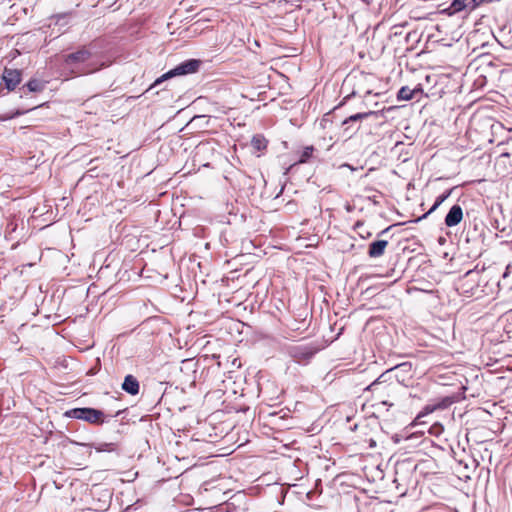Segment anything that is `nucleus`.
I'll return each mask as SVG.
<instances>
[{
	"instance_id": "nucleus-3",
	"label": "nucleus",
	"mask_w": 512,
	"mask_h": 512,
	"mask_svg": "<svg viewBox=\"0 0 512 512\" xmlns=\"http://www.w3.org/2000/svg\"><path fill=\"white\" fill-rule=\"evenodd\" d=\"M64 416L83 420L94 425H100L104 422V413L89 407L70 409L64 413Z\"/></svg>"
},
{
	"instance_id": "nucleus-32",
	"label": "nucleus",
	"mask_w": 512,
	"mask_h": 512,
	"mask_svg": "<svg viewBox=\"0 0 512 512\" xmlns=\"http://www.w3.org/2000/svg\"><path fill=\"white\" fill-rule=\"evenodd\" d=\"M445 224L448 225V214L445 216Z\"/></svg>"
},
{
	"instance_id": "nucleus-29",
	"label": "nucleus",
	"mask_w": 512,
	"mask_h": 512,
	"mask_svg": "<svg viewBox=\"0 0 512 512\" xmlns=\"http://www.w3.org/2000/svg\"><path fill=\"white\" fill-rule=\"evenodd\" d=\"M456 70L459 71L457 68H456ZM458 74H459L458 75L459 80H455L457 82V84L460 83L461 77L464 75L463 73L461 74L460 72H458Z\"/></svg>"
},
{
	"instance_id": "nucleus-34",
	"label": "nucleus",
	"mask_w": 512,
	"mask_h": 512,
	"mask_svg": "<svg viewBox=\"0 0 512 512\" xmlns=\"http://www.w3.org/2000/svg\"><path fill=\"white\" fill-rule=\"evenodd\" d=\"M450 512H458V511H457L456 509H455V510H453V511L450 509Z\"/></svg>"
},
{
	"instance_id": "nucleus-24",
	"label": "nucleus",
	"mask_w": 512,
	"mask_h": 512,
	"mask_svg": "<svg viewBox=\"0 0 512 512\" xmlns=\"http://www.w3.org/2000/svg\"><path fill=\"white\" fill-rule=\"evenodd\" d=\"M99 451L104 452H114L116 450V445L113 443H104L98 448Z\"/></svg>"
},
{
	"instance_id": "nucleus-6",
	"label": "nucleus",
	"mask_w": 512,
	"mask_h": 512,
	"mask_svg": "<svg viewBox=\"0 0 512 512\" xmlns=\"http://www.w3.org/2000/svg\"><path fill=\"white\" fill-rule=\"evenodd\" d=\"M467 379L456 371L450 372V403L464 398Z\"/></svg>"
},
{
	"instance_id": "nucleus-17",
	"label": "nucleus",
	"mask_w": 512,
	"mask_h": 512,
	"mask_svg": "<svg viewBox=\"0 0 512 512\" xmlns=\"http://www.w3.org/2000/svg\"><path fill=\"white\" fill-rule=\"evenodd\" d=\"M18 228V222L15 216H12L7 219L6 228L4 231L5 238L7 239H14L13 234L16 232Z\"/></svg>"
},
{
	"instance_id": "nucleus-1",
	"label": "nucleus",
	"mask_w": 512,
	"mask_h": 512,
	"mask_svg": "<svg viewBox=\"0 0 512 512\" xmlns=\"http://www.w3.org/2000/svg\"><path fill=\"white\" fill-rule=\"evenodd\" d=\"M481 274L478 270H468L457 281H454L455 291L464 297H479L482 290L479 287Z\"/></svg>"
},
{
	"instance_id": "nucleus-13",
	"label": "nucleus",
	"mask_w": 512,
	"mask_h": 512,
	"mask_svg": "<svg viewBox=\"0 0 512 512\" xmlns=\"http://www.w3.org/2000/svg\"><path fill=\"white\" fill-rule=\"evenodd\" d=\"M315 352L316 351L311 347H294L292 350V356L297 361L308 360L315 354Z\"/></svg>"
},
{
	"instance_id": "nucleus-14",
	"label": "nucleus",
	"mask_w": 512,
	"mask_h": 512,
	"mask_svg": "<svg viewBox=\"0 0 512 512\" xmlns=\"http://www.w3.org/2000/svg\"><path fill=\"white\" fill-rule=\"evenodd\" d=\"M454 462H455V465H453L451 462H450V469L453 470V473L456 474L457 478L459 480H462V479H468L470 478V476L468 475V466L467 464H464L462 463V461H457L456 459H454Z\"/></svg>"
},
{
	"instance_id": "nucleus-28",
	"label": "nucleus",
	"mask_w": 512,
	"mask_h": 512,
	"mask_svg": "<svg viewBox=\"0 0 512 512\" xmlns=\"http://www.w3.org/2000/svg\"><path fill=\"white\" fill-rule=\"evenodd\" d=\"M99 68H94V69H88L86 71H84L83 73L86 74V73H91V72H94V71H97Z\"/></svg>"
},
{
	"instance_id": "nucleus-7",
	"label": "nucleus",
	"mask_w": 512,
	"mask_h": 512,
	"mask_svg": "<svg viewBox=\"0 0 512 512\" xmlns=\"http://www.w3.org/2000/svg\"><path fill=\"white\" fill-rule=\"evenodd\" d=\"M493 1L494 0H453L450 3V17L461 12L468 14L483 3H491Z\"/></svg>"
},
{
	"instance_id": "nucleus-23",
	"label": "nucleus",
	"mask_w": 512,
	"mask_h": 512,
	"mask_svg": "<svg viewBox=\"0 0 512 512\" xmlns=\"http://www.w3.org/2000/svg\"><path fill=\"white\" fill-rule=\"evenodd\" d=\"M447 197H448V194H442V195H440V196L436 199L435 203H434V204H433V206L430 208V210L428 211V213H427V214L432 213V212H433V211H434V210H435V209H436L440 204H442V203L445 201V199H446Z\"/></svg>"
},
{
	"instance_id": "nucleus-15",
	"label": "nucleus",
	"mask_w": 512,
	"mask_h": 512,
	"mask_svg": "<svg viewBox=\"0 0 512 512\" xmlns=\"http://www.w3.org/2000/svg\"><path fill=\"white\" fill-rule=\"evenodd\" d=\"M267 139L260 134L254 135L251 140V146L255 151H263L267 148Z\"/></svg>"
},
{
	"instance_id": "nucleus-2",
	"label": "nucleus",
	"mask_w": 512,
	"mask_h": 512,
	"mask_svg": "<svg viewBox=\"0 0 512 512\" xmlns=\"http://www.w3.org/2000/svg\"><path fill=\"white\" fill-rule=\"evenodd\" d=\"M395 389L396 385L393 383H386L385 381H381L380 378L372 382L366 388L367 391L372 393V399L376 401V403L389 407L393 406L391 399L393 398Z\"/></svg>"
},
{
	"instance_id": "nucleus-12",
	"label": "nucleus",
	"mask_w": 512,
	"mask_h": 512,
	"mask_svg": "<svg viewBox=\"0 0 512 512\" xmlns=\"http://www.w3.org/2000/svg\"><path fill=\"white\" fill-rule=\"evenodd\" d=\"M122 389L131 395L139 393V382L133 375H127L122 384Z\"/></svg>"
},
{
	"instance_id": "nucleus-10",
	"label": "nucleus",
	"mask_w": 512,
	"mask_h": 512,
	"mask_svg": "<svg viewBox=\"0 0 512 512\" xmlns=\"http://www.w3.org/2000/svg\"><path fill=\"white\" fill-rule=\"evenodd\" d=\"M423 93L421 84H417L414 88L403 86L397 93L398 101H409L418 98Z\"/></svg>"
},
{
	"instance_id": "nucleus-25",
	"label": "nucleus",
	"mask_w": 512,
	"mask_h": 512,
	"mask_svg": "<svg viewBox=\"0 0 512 512\" xmlns=\"http://www.w3.org/2000/svg\"><path fill=\"white\" fill-rule=\"evenodd\" d=\"M27 111H20V110H17L16 112H14L13 114H11L8 118L11 119V118H14V117H17V116H20V115H23L24 113H26Z\"/></svg>"
},
{
	"instance_id": "nucleus-11",
	"label": "nucleus",
	"mask_w": 512,
	"mask_h": 512,
	"mask_svg": "<svg viewBox=\"0 0 512 512\" xmlns=\"http://www.w3.org/2000/svg\"><path fill=\"white\" fill-rule=\"evenodd\" d=\"M388 246L386 240H376L369 245L368 255L370 258H378L384 255L385 250Z\"/></svg>"
},
{
	"instance_id": "nucleus-18",
	"label": "nucleus",
	"mask_w": 512,
	"mask_h": 512,
	"mask_svg": "<svg viewBox=\"0 0 512 512\" xmlns=\"http://www.w3.org/2000/svg\"><path fill=\"white\" fill-rule=\"evenodd\" d=\"M431 96L442 98L445 94V81L442 79L441 82L435 80V85L431 88Z\"/></svg>"
},
{
	"instance_id": "nucleus-4",
	"label": "nucleus",
	"mask_w": 512,
	"mask_h": 512,
	"mask_svg": "<svg viewBox=\"0 0 512 512\" xmlns=\"http://www.w3.org/2000/svg\"><path fill=\"white\" fill-rule=\"evenodd\" d=\"M463 32L457 30L453 32L452 39L456 41L455 45L450 43V48H453V52L456 54L457 69L462 74V70L465 67V59L469 55V44L467 39L462 38Z\"/></svg>"
},
{
	"instance_id": "nucleus-30",
	"label": "nucleus",
	"mask_w": 512,
	"mask_h": 512,
	"mask_svg": "<svg viewBox=\"0 0 512 512\" xmlns=\"http://www.w3.org/2000/svg\"><path fill=\"white\" fill-rule=\"evenodd\" d=\"M439 243H440L441 245H443V244L445 243V238H444V237H442V236H441V237H439Z\"/></svg>"
},
{
	"instance_id": "nucleus-33",
	"label": "nucleus",
	"mask_w": 512,
	"mask_h": 512,
	"mask_svg": "<svg viewBox=\"0 0 512 512\" xmlns=\"http://www.w3.org/2000/svg\"><path fill=\"white\" fill-rule=\"evenodd\" d=\"M461 88H462V86L458 85L457 90H458L459 93L461 92Z\"/></svg>"
},
{
	"instance_id": "nucleus-27",
	"label": "nucleus",
	"mask_w": 512,
	"mask_h": 512,
	"mask_svg": "<svg viewBox=\"0 0 512 512\" xmlns=\"http://www.w3.org/2000/svg\"><path fill=\"white\" fill-rule=\"evenodd\" d=\"M392 227H393V226H389V227L385 228V229H384V230H382L378 235L380 236V235L385 234V233H386V232H388Z\"/></svg>"
},
{
	"instance_id": "nucleus-16",
	"label": "nucleus",
	"mask_w": 512,
	"mask_h": 512,
	"mask_svg": "<svg viewBox=\"0 0 512 512\" xmlns=\"http://www.w3.org/2000/svg\"><path fill=\"white\" fill-rule=\"evenodd\" d=\"M463 218V211L459 205H453L450 208V226L457 225Z\"/></svg>"
},
{
	"instance_id": "nucleus-5",
	"label": "nucleus",
	"mask_w": 512,
	"mask_h": 512,
	"mask_svg": "<svg viewBox=\"0 0 512 512\" xmlns=\"http://www.w3.org/2000/svg\"><path fill=\"white\" fill-rule=\"evenodd\" d=\"M199 66H200V61L199 60H196V59L187 60V61L179 64L178 66H176L174 69H172V70L166 72L165 74H163L160 78H158L154 82L153 86L158 85L162 81L167 80L169 78H172L174 76L195 73V72L198 71Z\"/></svg>"
},
{
	"instance_id": "nucleus-21",
	"label": "nucleus",
	"mask_w": 512,
	"mask_h": 512,
	"mask_svg": "<svg viewBox=\"0 0 512 512\" xmlns=\"http://www.w3.org/2000/svg\"><path fill=\"white\" fill-rule=\"evenodd\" d=\"M313 152H314L313 146L305 147L303 149V151L301 152L298 163H306L312 157Z\"/></svg>"
},
{
	"instance_id": "nucleus-31",
	"label": "nucleus",
	"mask_w": 512,
	"mask_h": 512,
	"mask_svg": "<svg viewBox=\"0 0 512 512\" xmlns=\"http://www.w3.org/2000/svg\"><path fill=\"white\" fill-rule=\"evenodd\" d=\"M433 78H435V75L433 76H427V81L430 82Z\"/></svg>"
},
{
	"instance_id": "nucleus-20",
	"label": "nucleus",
	"mask_w": 512,
	"mask_h": 512,
	"mask_svg": "<svg viewBox=\"0 0 512 512\" xmlns=\"http://www.w3.org/2000/svg\"><path fill=\"white\" fill-rule=\"evenodd\" d=\"M26 86L31 92H41L44 89V84L37 79H31Z\"/></svg>"
},
{
	"instance_id": "nucleus-9",
	"label": "nucleus",
	"mask_w": 512,
	"mask_h": 512,
	"mask_svg": "<svg viewBox=\"0 0 512 512\" xmlns=\"http://www.w3.org/2000/svg\"><path fill=\"white\" fill-rule=\"evenodd\" d=\"M2 80L7 90L13 91L22 80V71L6 67L2 74Z\"/></svg>"
},
{
	"instance_id": "nucleus-19",
	"label": "nucleus",
	"mask_w": 512,
	"mask_h": 512,
	"mask_svg": "<svg viewBox=\"0 0 512 512\" xmlns=\"http://www.w3.org/2000/svg\"><path fill=\"white\" fill-rule=\"evenodd\" d=\"M374 114H375V112H373V111L363 112V113H356V114L351 115L348 118H346L344 120L343 124H347V123H349L351 121L363 120V119L368 118L370 115H374Z\"/></svg>"
},
{
	"instance_id": "nucleus-26",
	"label": "nucleus",
	"mask_w": 512,
	"mask_h": 512,
	"mask_svg": "<svg viewBox=\"0 0 512 512\" xmlns=\"http://www.w3.org/2000/svg\"><path fill=\"white\" fill-rule=\"evenodd\" d=\"M458 139L460 140L459 146H461V147L464 146V143L467 142L466 138H465V135L463 137L458 138Z\"/></svg>"
},
{
	"instance_id": "nucleus-22",
	"label": "nucleus",
	"mask_w": 512,
	"mask_h": 512,
	"mask_svg": "<svg viewBox=\"0 0 512 512\" xmlns=\"http://www.w3.org/2000/svg\"><path fill=\"white\" fill-rule=\"evenodd\" d=\"M355 230H357L358 235L363 239H367L372 236V233L365 229L363 222L358 221L355 224Z\"/></svg>"
},
{
	"instance_id": "nucleus-8",
	"label": "nucleus",
	"mask_w": 512,
	"mask_h": 512,
	"mask_svg": "<svg viewBox=\"0 0 512 512\" xmlns=\"http://www.w3.org/2000/svg\"><path fill=\"white\" fill-rule=\"evenodd\" d=\"M92 56V52L87 46L80 47L77 51L64 56V62L67 65H74L87 62Z\"/></svg>"
}]
</instances>
